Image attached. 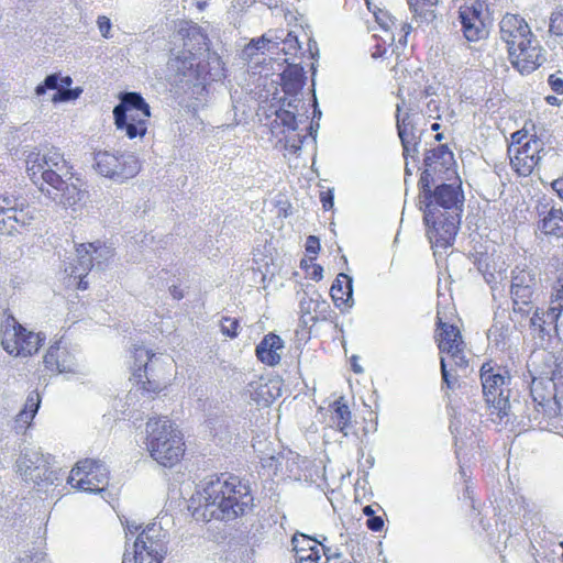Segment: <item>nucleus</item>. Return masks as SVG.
<instances>
[{
	"label": "nucleus",
	"mask_w": 563,
	"mask_h": 563,
	"mask_svg": "<svg viewBox=\"0 0 563 563\" xmlns=\"http://www.w3.org/2000/svg\"><path fill=\"white\" fill-rule=\"evenodd\" d=\"M198 505L194 516L206 522L212 519L233 521L254 508L251 486L236 475L216 476L197 492Z\"/></svg>",
	"instance_id": "1"
},
{
	"label": "nucleus",
	"mask_w": 563,
	"mask_h": 563,
	"mask_svg": "<svg viewBox=\"0 0 563 563\" xmlns=\"http://www.w3.org/2000/svg\"><path fill=\"white\" fill-rule=\"evenodd\" d=\"M453 295L448 289H441L438 285V310H437V334L435 340L441 355L442 391L448 398L449 416L455 417V409L452 406V393L457 380V331L452 321L455 317V305L450 302Z\"/></svg>",
	"instance_id": "2"
},
{
	"label": "nucleus",
	"mask_w": 563,
	"mask_h": 563,
	"mask_svg": "<svg viewBox=\"0 0 563 563\" xmlns=\"http://www.w3.org/2000/svg\"><path fill=\"white\" fill-rule=\"evenodd\" d=\"M25 168L34 185H47L60 192L65 205H75L77 198L79 199L80 189L75 185H68L74 175L73 166L58 148L30 152L25 158Z\"/></svg>",
	"instance_id": "3"
},
{
	"label": "nucleus",
	"mask_w": 563,
	"mask_h": 563,
	"mask_svg": "<svg viewBox=\"0 0 563 563\" xmlns=\"http://www.w3.org/2000/svg\"><path fill=\"white\" fill-rule=\"evenodd\" d=\"M423 222L426 235L439 268L438 285L441 286V289H448L451 296V286L454 285V279L451 274L450 257L455 254L457 216L430 212V214H423Z\"/></svg>",
	"instance_id": "4"
},
{
	"label": "nucleus",
	"mask_w": 563,
	"mask_h": 563,
	"mask_svg": "<svg viewBox=\"0 0 563 563\" xmlns=\"http://www.w3.org/2000/svg\"><path fill=\"white\" fill-rule=\"evenodd\" d=\"M144 443L150 456L164 467L176 466L186 454L184 433L165 416L151 417L146 421Z\"/></svg>",
	"instance_id": "5"
},
{
	"label": "nucleus",
	"mask_w": 563,
	"mask_h": 563,
	"mask_svg": "<svg viewBox=\"0 0 563 563\" xmlns=\"http://www.w3.org/2000/svg\"><path fill=\"white\" fill-rule=\"evenodd\" d=\"M483 394L490 408V415L496 416L500 422L520 423L523 419V404L518 400L510 401L511 376L505 368L483 364L481 367Z\"/></svg>",
	"instance_id": "6"
},
{
	"label": "nucleus",
	"mask_w": 563,
	"mask_h": 563,
	"mask_svg": "<svg viewBox=\"0 0 563 563\" xmlns=\"http://www.w3.org/2000/svg\"><path fill=\"white\" fill-rule=\"evenodd\" d=\"M530 395L533 401V412L523 411V418L529 421H536L540 429L558 428V419L562 411L561 400L563 394L559 396V387L543 376L533 377L530 388Z\"/></svg>",
	"instance_id": "7"
},
{
	"label": "nucleus",
	"mask_w": 563,
	"mask_h": 563,
	"mask_svg": "<svg viewBox=\"0 0 563 563\" xmlns=\"http://www.w3.org/2000/svg\"><path fill=\"white\" fill-rule=\"evenodd\" d=\"M113 115L117 129L129 139L143 137L146 134L151 111L140 93L125 92L121 103L114 108Z\"/></svg>",
	"instance_id": "8"
},
{
	"label": "nucleus",
	"mask_w": 563,
	"mask_h": 563,
	"mask_svg": "<svg viewBox=\"0 0 563 563\" xmlns=\"http://www.w3.org/2000/svg\"><path fill=\"white\" fill-rule=\"evenodd\" d=\"M45 341V335L24 328L14 317H8L1 325V345L13 357L35 355Z\"/></svg>",
	"instance_id": "9"
},
{
	"label": "nucleus",
	"mask_w": 563,
	"mask_h": 563,
	"mask_svg": "<svg viewBox=\"0 0 563 563\" xmlns=\"http://www.w3.org/2000/svg\"><path fill=\"white\" fill-rule=\"evenodd\" d=\"M433 179L429 174L420 176L418 186L420 197L424 203L423 214L430 212L445 216H457V187L451 184H441L431 188Z\"/></svg>",
	"instance_id": "10"
},
{
	"label": "nucleus",
	"mask_w": 563,
	"mask_h": 563,
	"mask_svg": "<svg viewBox=\"0 0 563 563\" xmlns=\"http://www.w3.org/2000/svg\"><path fill=\"white\" fill-rule=\"evenodd\" d=\"M166 553L165 533L150 525L137 536L133 552L123 554L122 563H162Z\"/></svg>",
	"instance_id": "11"
},
{
	"label": "nucleus",
	"mask_w": 563,
	"mask_h": 563,
	"mask_svg": "<svg viewBox=\"0 0 563 563\" xmlns=\"http://www.w3.org/2000/svg\"><path fill=\"white\" fill-rule=\"evenodd\" d=\"M0 209L3 229L9 234L31 225L38 213V208L34 201H29L22 196L9 194L0 195Z\"/></svg>",
	"instance_id": "12"
},
{
	"label": "nucleus",
	"mask_w": 563,
	"mask_h": 563,
	"mask_svg": "<svg viewBox=\"0 0 563 563\" xmlns=\"http://www.w3.org/2000/svg\"><path fill=\"white\" fill-rule=\"evenodd\" d=\"M68 484L87 493L102 492L108 487L109 472L99 461L85 459L78 461L71 468Z\"/></svg>",
	"instance_id": "13"
},
{
	"label": "nucleus",
	"mask_w": 563,
	"mask_h": 563,
	"mask_svg": "<svg viewBox=\"0 0 563 563\" xmlns=\"http://www.w3.org/2000/svg\"><path fill=\"white\" fill-rule=\"evenodd\" d=\"M95 168L100 175L122 183L137 175L140 163L132 154L99 151L95 155Z\"/></svg>",
	"instance_id": "14"
},
{
	"label": "nucleus",
	"mask_w": 563,
	"mask_h": 563,
	"mask_svg": "<svg viewBox=\"0 0 563 563\" xmlns=\"http://www.w3.org/2000/svg\"><path fill=\"white\" fill-rule=\"evenodd\" d=\"M417 119L418 112H415V109L408 107L406 100L401 99L396 108V125L405 159H408L409 156L416 159L419 152L421 131L417 128Z\"/></svg>",
	"instance_id": "15"
},
{
	"label": "nucleus",
	"mask_w": 563,
	"mask_h": 563,
	"mask_svg": "<svg viewBox=\"0 0 563 563\" xmlns=\"http://www.w3.org/2000/svg\"><path fill=\"white\" fill-rule=\"evenodd\" d=\"M538 280L531 271H514L510 294L514 303V311L528 316L533 309L538 298Z\"/></svg>",
	"instance_id": "16"
},
{
	"label": "nucleus",
	"mask_w": 563,
	"mask_h": 563,
	"mask_svg": "<svg viewBox=\"0 0 563 563\" xmlns=\"http://www.w3.org/2000/svg\"><path fill=\"white\" fill-rule=\"evenodd\" d=\"M43 366L49 376L76 373L77 360L64 336L51 342L43 355Z\"/></svg>",
	"instance_id": "17"
},
{
	"label": "nucleus",
	"mask_w": 563,
	"mask_h": 563,
	"mask_svg": "<svg viewBox=\"0 0 563 563\" xmlns=\"http://www.w3.org/2000/svg\"><path fill=\"white\" fill-rule=\"evenodd\" d=\"M508 154L514 170L519 176L527 177L545 155L544 143L539 137L531 136L518 147L508 146Z\"/></svg>",
	"instance_id": "18"
},
{
	"label": "nucleus",
	"mask_w": 563,
	"mask_h": 563,
	"mask_svg": "<svg viewBox=\"0 0 563 563\" xmlns=\"http://www.w3.org/2000/svg\"><path fill=\"white\" fill-rule=\"evenodd\" d=\"M482 14L483 3L481 2L460 10V24L466 41L465 47L471 52H479L485 40L488 37V30Z\"/></svg>",
	"instance_id": "19"
},
{
	"label": "nucleus",
	"mask_w": 563,
	"mask_h": 563,
	"mask_svg": "<svg viewBox=\"0 0 563 563\" xmlns=\"http://www.w3.org/2000/svg\"><path fill=\"white\" fill-rule=\"evenodd\" d=\"M101 242L96 243H80L76 246L77 258L66 267L67 284L78 290H86L89 283L86 277L93 267L92 254L97 253L102 247Z\"/></svg>",
	"instance_id": "20"
},
{
	"label": "nucleus",
	"mask_w": 563,
	"mask_h": 563,
	"mask_svg": "<svg viewBox=\"0 0 563 563\" xmlns=\"http://www.w3.org/2000/svg\"><path fill=\"white\" fill-rule=\"evenodd\" d=\"M132 357V375L142 390L147 393H159L165 389L166 384L161 377L155 375L152 377L148 376V364L154 357V353L151 350H147L142 345H136L133 349Z\"/></svg>",
	"instance_id": "21"
},
{
	"label": "nucleus",
	"mask_w": 563,
	"mask_h": 563,
	"mask_svg": "<svg viewBox=\"0 0 563 563\" xmlns=\"http://www.w3.org/2000/svg\"><path fill=\"white\" fill-rule=\"evenodd\" d=\"M545 51L533 35L522 46L508 54L511 65L522 75L530 74L545 60Z\"/></svg>",
	"instance_id": "22"
},
{
	"label": "nucleus",
	"mask_w": 563,
	"mask_h": 563,
	"mask_svg": "<svg viewBox=\"0 0 563 563\" xmlns=\"http://www.w3.org/2000/svg\"><path fill=\"white\" fill-rule=\"evenodd\" d=\"M500 40L506 44L508 54L510 51L522 46L533 36L529 24L518 14L507 13L499 22Z\"/></svg>",
	"instance_id": "23"
},
{
	"label": "nucleus",
	"mask_w": 563,
	"mask_h": 563,
	"mask_svg": "<svg viewBox=\"0 0 563 563\" xmlns=\"http://www.w3.org/2000/svg\"><path fill=\"white\" fill-rule=\"evenodd\" d=\"M423 163L426 169L421 173V176L429 174L432 178L433 175H438L441 178H450V172L455 174L454 153L445 144L427 151Z\"/></svg>",
	"instance_id": "24"
},
{
	"label": "nucleus",
	"mask_w": 563,
	"mask_h": 563,
	"mask_svg": "<svg viewBox=\"0 0 563 563\" xmlns=\"http://www.w3.org/2000/svg\"><path fill=\"white\" fill-rule=\"evenodd\" d=\"M376 22L386 33L389 45H394L397 42L396 48H405L408 43V35L412 27L407 21L397 19L387 10H379L376 14Z\"/></svg>",
	"instance_id": "25"
},
{
	"label": "nucleus",
	"mask_w": 563,
	"mask_h": 563,
	"mask_svg": "<svg viewBox=\"0 0 563 563\" xmlns=\"http://www.w3.org/2000/svg\"><path fill=\"white\" fill-rule=\"evenodd\" d=\"M329 311V302L320 295L305 296L299 302L300 321L305 327L311 328L317 322L327 320Z\"/></svg>",
	"instance_id": "26"
},
{
	"label": "nucleus",
	"mask_w": 563,
	"mask_h": 563,
	"mask_svg": "<svg viewBox=\"0 0 563 563\" xmlns=\"http://www.w3.org/2000/svg\"><path fill=\"white\" fill-rule=\"evenodd\" d=\"M297 129L298 122L294 111L283 108L276 111V118L271 123V133L284 148L290 147L288 134L296 132ZM291 147L298 148L295 145H291Z\"/></svg>",
	"instance_id": "27"
},
{
	"label": "nucleus",
	"mask_w": 563,
	"mask_h": 563,
	"mask_svg": "<svg viewBox=\"0 0 563 563\" xmlns=\"http://www.w3.org/2000/svg\"><path fill=\"white\" fill-rule=\"evenodd\" d=\"M73 80L69 76L59 77L57 74L47 76L43 84L35 89L36 95H43L47 89L57 90L53 96L54 102L69 101L78 98L80 89H68Z\"/></svg>",
	"instance_id": "28"
},
{
	"label": "nucleus",
	"mask_w": 563,
	"mask_h": 563,
	"mask_svg": "<svg viewBox=\"0 0 563 563\" xmlns=\"http://www.w3.org/2000/svg\"><path fill=\"white\" fill-rule=\"evenodd\" d=\"M284 349V342L279 335L271 332L256 345L255 355L257 360L267 366H276L280 363V351Z\"/></svg>",
	"instance_id": "29"
},
{
	"label": "nucleus",
	"mask_w": 563,
	"mask_h": 563,
	"mask_svg": "<svg viewBox=\"0 0 563 563\" xmlns=\"http://www.w3.org/2000/svg\"><path fill=\"white\" fill-rule=\"evenodd\" d=\"M305 80V70L297 64H288L280 74V86L286 95H297L302 89Z\"/></svg>",
	"instance_id": "30"
},
{
	"label": "nucleus",
	"mask_w": 563,
	"mask_h": 563,
	"mask_svg": "<svg viewBox=\"0 0 563 563\" xmlns=\"http://www.w3.org/2000/svg\"><path fill=\"white\" fill-rule=\"evenodd\" d=\"M331 427L347 435L351 427L352 413L343 397L334 400L329 406Z\"/></svg>",
	"instance_id": "31"
},
{
	"label": "nucleus",
	"mask_w": 563,
	"mask_h": 563,
	"mask_svg": "<svg viewBox=\"0 0 563 563\" xmlns=\"http://www.w3.org/2000/svg\"><path fill=\"white\" fill-rule=\"evenodd\" d=\"M41 404L38 391H31L25 400L23 409L16 415L14 423L15 429L25 431L32 423Z\"/></svg>",
	"instance_id": "32"
},
{
	"label": "nucleus",
	"mask_w": 563,
	"mask_h": 563,
	"mask_svg": "<svg viewBox=\"0 0 563 563\" xmlns=\"http://www.w3.org/2000/svg\"><path fill=\"white\" fill-rule=\"evenodd\" d=\"M330 295L336 307L346 305L353 295L352 278L344 273L339 274L331 286Z\"/></svg>",
	"instance_id": "33"
},
{
	"label": "nucleus",
	"mask_w": 563,
	"mask_h": 563,
	"mask_svg": "<svg viewBox=\"0 0 563 563\" xmlns=\"http://www.w3.org/2000/svg\"><path fill=\"white\" fill-rule=\"evenodd\" d=\"M539 228L545 235L563 236V211L552 207L541 220Z\"/></svg>",
	"instance_id": "34"
},
{
	"label": "nucleus",
	"mask_w": 563,
	"mask_h": 563,
	"mask_svg": "<svg viewBox=\"0 0 563 563\" xmlns=\"http://www.w3.org/2000/svg\"><path fill=\"white\" fill-rule=\"evenodd\" d=\"M413 18L421 22H431L435 18V7L439 0H407Z\"/></svg>",
	"instance_id": "35"
},
{
	"label": "nucleus",
	"mask_w": 563,
	"mask_h": 563,
	"mask_svg": "<svg viewBox=\"0 0 563 563\" xmlns=\"http://www.w3.org/2000/svg\"><path fill=\"white\" fill-rule=\"evenodd\" d=\"M292 545H294L296 559L301 556L302 553L307 554L314 550L316 551L325 550L324 545L321 542H319L316 539H312L310 537H307L305 534L294 536Z\"/></svg>",
	"instance_id": "36"
},
{
	"label": "nucleus",
	"mask_w": 563,
	"mask_h": 563,
	"mask_svg": "<svg viewBox=\"0 0 563 563\" xmlns=\"http://www.w3.org/2000/svg\"><path fill=\"white\" fill-rule=\"evenodd\" d=\"M547 361L550 363L549 368L542 371L540 376H543L547 380L553 382L555 386L559 387L563 384V358L559 361L554 358L553 355L548 354Z\"/></svg>",
	"instance_id": "37"
},
{
	"label": "nucleus",
	"mask_w": 563,
	"mask_h": 563,
	"mask_svg": "<svg viewBox=\"0 0 563 563\" xmlns=\"http://www.w3.org/2000/svg\"><path fill=\"white\" fill-rule=\"evenodd\" d=\"M289 460L284 455L268 456L263 460V467L267 471L268 476H278L284 474V466L288 470Z\"/></svg>",
	"instance_id": "38"
},
{
	"label": "nucleus",
	"mask_w": 563,
	"mask_h": 563,
	"mask_svg": "<svg viewBox=\"0 0 563 563\" xmlns=\"http://www.w3.org/2000/svg\"><path fill=\"white\" fill-rule=\"evenodd\" d=\"M317 257H303L300 261V268L305 272L306 277L320 282L323 278V267L314 261Z\"/></svg>",
	"instance_id": "39"
},
{
	"label": "nucleus",
	"mask_w": 563,
	"mask_h": 563,
	"mask_svg": "<svg viewBox=\"0 0 563 563\" xmlns=\"http://www.w3.org/2000/svg\"><path fill=\"white\" fill-rule=\"evenodd\" d=\"M460 477L463 479V482L465 484L464 498L467 501V506L471 509L472 516L479 517V511L477 510V508L475 506L474 486L470 482V476H467L463 470H460Z\"/></svg>",
	"instance_id": "40"
},
{
	"label": "nucleus",
	"mask_w": 563,
	"mask_h": 563,
	"mask_svg": "<svg viewBox=\"0 0 563 563\" xmlns=\"http://www.w3.org/2000/svg\"><path fill=\"white\" fill-rule=\"evenodd\" d=\"M563 311V299L558 294L552 295L550 306L545 313L547 324H553L558 321L561 312Z\"/></svg>",
	"instance_id": "41"
},
{
	"label": "nucleus",
	"mask_w": 563,
	"mask_h": 563,
	"mask_svg": "<svg viewBox=\"0 0 563 563\" xmlns=\"http://www.w3.org/2000/svg\"><path fill=\"white\" fill-rule=\"evenodd\" d=\"M178 35L183 41L196 38L201 35V29L191 21H181L178 25Z\"/></svg>",
	"instance_id": "42"
},
{
	"label": "nucleus",
	"mask_w": 563,
	"mask_h": 563,
	"mask_svg": "<svg viewBox=\"0 0 563 563\" xmlns=\"http://www.w3.org/2000/svg\"><path fill=\"white\" fill-rule=\"evenodd\" d=\"M489 256L487 253L479 252L474 255V265L477 271L483 275L487 283L494 278V274L489 271Z\"/></svg>",
	"instance_id": "43"
},
{
	"label": "nucleus",
	"mask_w": 563,
	"mask_h": 563,
	"mask_svg": "<svg viewBox=\"0 0 563 563\" xmlns=\"http://www.w3.org/2000/svg\"><path fill=\"white\" fill-rule=\"evenodd\" d=\"M220 328L223 335L235 339L239 335L240 321L236 318L223 317Z\"/></svg>",
	"instance_id": "44"
},
{
	"label": "nucleus",
	"mask_w": 563,
	"mask_h": 563,
	"mask_svg": "<svg viewBox=\"0 0 563 563\" xmlns=\"http://www.w3.org/2000/svg\"><path fill=\"white\" fill-rule=\"evenodd\" d=\"M549 32L555 36H563V9L551 14Z\"/></svg>",
	"instance_id": "45"
},
{
	"label": "nucleus",
	"mask_w": 563,
	"mask_h": 563,
	"mask_svg": "<svg viewBox=\"0 0 563 563\" xmlns=\"http://www.w3.org/2000/svg\"><path fill=\"white\" fill-rule=\"evenodd\" d=\"M383 42H384L383 44H376L374 46V48L372 51V57L379 58V57L385 56L388 47L391 48L393 53H395L397 56H399V54H400L399 49L400 48H396L397 42H395L394 45H389V41H388L387 36H386V38H383Z\"/></svg>",
	"instance_id": "46"
},
{
	"label": "nucleus",
	"mask_w": 563,
	"mask_h": 563,
	"mask_svg": "<svg viewBox=\"0 0 563 563\" xmlns=\"http://www.w3.org/2000/svg\"><path fill=\"white\" fill-rule=\"evenodd\" d=\"M327 556L324 550L323 551H312L307 554L302 553L301 556L297 558V563H324V558Z\"/></svg>",
	"instance_id": "47"
},
{
	"label": "nucleus",
	"mask_w": 563,
	"mask_h": 563,
	"mask_svg": "<svg viewBox=\"0 0 563 563\" xmlns=\"http://www.w3.org/2000/svg\"><path fill=\"white\" fill-rule=\"evenodd\" d=\"M306 256L305 257H317L320 250V240L316 235H309L306 240Z\"/></svg>",
	"instance_id": "48"
},
{
	"label": "nucleus",
	"mask_w": 563,
	"mask_h": 563,
	"mask_svg": "<svg viewBox=\"0 0 563 563\" xmlns=\"http://www.w3.org/2000/svg\"><path fill=\"white\" fill-rule=\"evenodd\" d=\"M548 320L545 319V313L543 310L537 308L533 312V316L530 318V325L532 328L539 329L543 331V325L547 324Z\"/></svg>",
	"instance_id": "49"
},
{
	"label": "nucleus",
	"mask_w": 563,
	"mask_h": 563,
	"mask_svg": "<svg viewBox=\"0 0 563 563\" xmlns=\"http://www.w3.org/2000/svg\"><path fill=\"white\" fill-rule=\"evenodd\" d=\"M97 24H98L99 31L102 34V36L104 38H109L111 36L110 35V31H111L110 19L106 15H100L97 20Z\"/></svg>",
	"instance_id": "50"
},
{
	"label": "nucleus",
	"mask_w": 563,
	"mask_h": 563,
	"mask_svg": "<svg viewBox=\"0 0 563 563\" xmlns=\"http://www.w3.org/2000/svg\"><path fill=\"white\" fill-rule=\"evenodd\" d=\"M284 45L288 46V51L286 49V47L283 48V51L285 52L286 55L287 54L296 55L297 52L300 49L298 40L296 37H292L290 34L285 40Z\"/></svg>",
	"instance_id": "51"
},
{
	"label": "nucleus",
	"mask_w": 563,
	"mask_h": 563,
	"mask_svg": "<svg viewBox=\"0 0 563 563\" xmlns=\"http://www.w3.org/2000/svg\"><path fill=\"white\" fill-rule=\"evenodd\" d=\"M366 526L371 531L380 532L384 528V519L379 516H374L367 519Z\"/></svg>",
	"instance_id": "52"
},
{
	"label": "nucleus",
	"mask_w": 563,
	"mask_h": 563,
	"mask_svg": "<svg viewBox=\"0 0 563 563\" xmlns=\"http://www.w3.org/2000/svg\"><path fill=\"white\" fill-rule=\"evenodd\" d=\"M333 192L332 190H325L320 192V201L324 210H330L333 208Z\"/></svg>",
	"instance_id": "53"
},
{
	"label": "nucleus",
	"mask_w": 563,
	"mask_h": 563,
	"mask_svg": "<svg viewBox=\"0 0 563 563\" xmlns=\"http://www.w3.org/2000/svg\"><path fill=\"white\" fill-rule=\"evenodd\" d=\"M548 81H549L551 89L554 92H556L559 95L563 93V79L562 78L556 77L555 75H550Z\"/></svg>",
	"instance_id": "54"
},
{
	"label": "nucleus",
	"mask_w": 563,
	"mask_h": 563,
	"mask_svg": "<svg viewBox=\"0 0 563 563\" xmlns=\"http://www.w3.org/2000/svg\"><path fill=\"white\" fill-rule=\"evenodd\" d=\"M18 563H47L44 554L35 553L21 558Z\"/></svg>",
	"instance_id": "55"
},
{
	"label": "nucleus",
	"mask_w": 563,
	"mask_h": 563,
	"mask_svg": "<svg viewBox=\"0 0 563 563\" xmlns=\"http://www.w3.org/2000/svg\"><path fill=\"white\" fill-rule=\"evenodd\" d=\"M523 139H527V134L522 131H517L511 134V144L509 146L518 147L523 144Z\"/></svg>",
	"instance_id": "56"
},
{
	"label": "nucleus",
	"mask_w": 563,
	"mask_h": 563,
	"mask_svg": "<svg viewBox=\"0 0 563 563\" xmlns=\"http://www.w3.org/2000/svg\"><path fill=\"white\" fill-rule=\"evenodd\" d=\"M324 563H352L347 559H344L341 554L327 555Z\"/></svg>",
	"instance_id": "57"
},
{
	"label": "nucleus",
	"mask_w": 563,
	"mask_h": 563,
	"mask_svg": "<svg viewBox=\"0 0 563 563\" xmlns=\"http://www.w3.org/2000/svg\"><path fill=\"white\" fill-rule=\"evenodd\" d=\"M552 187L558 192V195L563 199V177L554 180Z\"/></svg>",
	"instance_id": "58"
},
{
	"label": "nucleus",
	"mask_w": 563,
	"mask_h": 563,
	"mask_svg": "<svg viewBox=\"0 0 563 563\" xmlns=\"http://www.w3.org/2000/svg\"><path fill=\"white\" fill-rule=\"evenodd\" d=\"M169 291H170V295L173 296V298L176 300H180L184 297L183 290L177 285L172 286L169 288Z\"/></svg>",
	"instance_id": "59"
},
{
	"label": "nucleus",
	"mask_w": 563,
	"mask_h": 563,
	"mask_svg": "<svg viewBox=\"0 0 563 563\" xmlns=\"http://www.w3.org/2000/svg\"><path fill=\"white\" fill-rule=\"evenodd\" d=\"M441 125L438 122H434L431 124V130L435 131L437 134L434 135V140L438 142H441L444 139V134L441 132H438L440 130Z\"/></svg>",
	"instance_id": "60"
},
{
	"label": "nucleus",
	"mask_w": 563,
	"mask_h": 563,
	"mask_svg": "<svg viewBox=\"0 0 563 563\" xmlns=\"http://www.w3.org/2000/svg\"><path fill=\"white\" fill-rule=\"evenodd\" d=\"M363 512H364V515H365V516H367L368 518H372V517H374V512H375V511H374V509L372 508V506H369V505H368V506H365V507L363 508Z\"/></svg>",
	"instance_id": "61"
},
{
	"label": "nucleus",
	"mask_w": 563,
	"mask_h": 563,
	"mask_svg": "<svg viewBox=\"0 0 563 563\" xmlns=\"http://www.w3.org/2000/svg\"><path fill=\"white\" fill-rule=\"evenodd\" d=\"M547 101L550 104H556L558 103V98L553 97V96H549V97H547Z\"/></svg>",
	"instance_id": "62"
},
{
	"label": "nucleus",
	"mask_w": 563,
	"mask_h": 563,
	"mask_svg": "<svg viewBox=\"0 0 563 563\" xmlns=\"http://www.w3.org/2000/svg\"><path fill=\"white\" fill-rule=\"evenodd\" d=\"M459 184H460V196H461V197H460V203H461V202H462V200H463V195H462V180H461V179L459 180Z\"/></svg>",
	"instance_id": "63"
},
{
	"label": "nucleus",
	"mask_w": 563,
	"mask_h": 563,
	"mask_svg": "<svg viewBox=\"0 0 563 563\" xmlns=\"http://www.w3.org/2000/svg\"><path fill=\"white\" fill-rule=\"evenodd\" d=\"M405 172L406 175H411V168L408 167V163H406Z\"/></svg>",
	"instance_id": "64"
}]
</instances>
